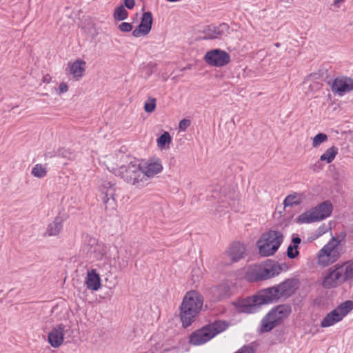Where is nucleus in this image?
I'll use <instances>...</instances> for the list:
<instances>
[{
    "mask_svg": "<svg viewBox=\"0 0 353 353\" xmlns=\"http://www.w3.org/2000/svg\"><path fill=\"white\" fill-rule=\"evenodd\" d=\"M228 324L223 321H216L194 331L189 336V343L192 345H201L210 341L219 333L225 331Z\"/></svg>",
    "mask_w": 353,
    "mask_h": 353,
    "instance_id": "nucleus-1",
    "label": "nucleus"
},
{
    "mask_svg": "<svg viewBox=\"0 0 353 353\" xmlns=\"http://www.w3.org/2000/svg\"><path fill=\"white\" fill-rule=\"evenodd\" d=\"M292 312L290 305L288 304L279 305L272 308L262 319L260 332H269L276 327L281 325Z\"/></svg>",
    "mask_w": 353,
    "mask_h": 353,
    "instance_id": "nucleus-2",
    "label": "nucleus"
},
{
    "mask_svg": "<svg viewBox=\"0 0 353 353\" xmlns=\"http://www.w3.org/2000/svg\"><path fill=\"white\" fill-rule=\"evenodd\" d=\"M114 175L121 177L125 182L137 188L145 185V176L141 165L137 161H130L112 170Z\"/></svg>",
    "mask_w": 353,
    "mask_h": 353,
    "instance_id": "nucleus-3",
    "label": "nucleus"
},
{
    "mask_svg": "<svg viewBox=\"0 0 353 353\" xmlns=\"http://www.w3.org/2000/svg\"><path fill=\"white\" fill-rule=\"evenodd\" d=\"M341 241L338 237L332 236L319 251L317 263L320 266L327 267L340 259L342 254V249L340 247Z\"/></svg>",
    "mask_w": 353,
    "mask_h": 353,
    "instance_id": "nucleus-4",
    "label": "nucleus"
},
{
    "mask_svg": "<svg viewBox=\"0 0 353 353\" xmlns=\"http://www.w3.org/2000/svg\"><path fill=\"white\" fill-rule=\"evenodd\" d=\"M283 234L279 231L270 230L263 234L256 242L259 252L262 256L273 255L283 241Z\"/></svg>",
    "mask_w": 353,
    "mask_h": 353,
    "instance_id": "nucleus-5",
    "label": "nucleus"
},
{
    "mask_svg": "<svg viewBox=\"0 0 353 353\" xmlns=\"http://www.w3.org/2000/svg\"><path fill=\"white\" fill-rule=\"evenodd\" d=\"M333 210L332 204L329 201H325L305 212L299 216L301 223H313L323 220L328 217Z\"/></svg>",
    "mask_w": 353,
    "mask_h": 353,
    "instance_id": "nucleus-6",
    "label": "nucleus"
},
{
    "mask_svg": "<svg viewBox=\"0 0 353 353\" xmlns=\"http://www.w3.org/2000/svg\"><path fill=\"white\" fill-rule=\"evenodd\" d=\"M83 250L86 256L96 261L106 260L107 247L102 242L90 235L84 237Z\"/></svg>",
    "mask_w": 353,
    "mask_h": 353,
    "instance_id": "nucleus-7",
    "label": "nucleus"
},
{
    "mask_svg": "<svg viewBox=\"0 0 353 353\" xmlns=\"http://www.w3.org/2000/svg\"><path fill=\"white\" fill-rule=\"evenodd\" d=\"M353 310V301H346L334 310L327 313L321 322V327H328L340 322L343 319Z\"/></svg>",
    "mask_w": 353,
    "mask_h": 353,
    "instance_id": "nucleus-8",
    "label": "nucleus"
},
{
    "mask_svg": "<svg viewBox=\"0 0 353 353\" xmlns=\"http://www.w3.org/2000/svg\"><path fill=\"white\" fill-rule=\"evenodd\" d=\"M72 334L73 330L70 326L59 323L48 333V341L52 347L57 348L62 345L65 339L70 341Z\"/></svg>",
    "mask_w": 353,
    "mask_h": 353,
    "instance_id": "nucleus-9",
    "label": "nucleus"
},
{
    "mask_svg": "<svg viewBox=\"0 0 353 353\" xmlns=\"http://www.w3.org/2000/svg\"><path fill=\"white\" fill-rule=\"evenodd\" d=\"M204 60L209 65L223 67L230 63V56L223 50L213 49L206 52Z\"/></svg>",
    "mask_w": 353,
    "mask_h": 353,
    "instance_id": "nucleus-10",
    "label": "nucleus"
},
{
    "mask_svg": "<svg viewBox=\"0 0 353 353\" xmlns=\"http://www.w3.org/2000/svg\"><path fill=\"white\" fill-rule=\"evenodd\" d=\"M345 283L342 276V272L340 271V266L336 264L330 268L325 272L322 285L326 289L336 288Z\"/></svg>",
    "mask_w": 353,
    "mask_h": 353,
    "instance_id": "nucleus-11",
    "label": "nucleus"
},
{
    "mask_svg": "<svg viewBox=\"0 0 353 353\" xmlns=\"http://www.w3.org/2000/svg\"><path fill=\"white\" fill-rule=\"evenodd\" d=\"M115 185L110 181H103L101 191L103 195L102 200L104 205L105 210L107 212L115 210L116 200L114 199L115 194Z\"/></svg>",
    "mask_w": 353,
    "mask_h": 353,
    "instance_id": "nucleus-12",
    "label": "nucleus"
},
{
    "mask_svg": "<svg viewBox=\"0 0 353 353\" xmlns=\"http://www.w3.org/2000/svg\"><path fill=\"white\" fill-rule=\"evenodd\" d=\"M332 91L339 96L353 90V79L347 77L335 78L332 83L329 82Z\"/></svg>",
    "mask_w": 353,
    "mask_h": 353,
    "instance_id": "nucleus-13",
    "label": "nucleus"
},
{
    "mask_svg": "<svg viewBox=\"0 0 353 353\" xmlns=\"http://www.w3.org/2000/svg\"><path fill=\"white\" fill-rule=\"evenodd\" d=\"M141 167L145 176V185L147 184L149 178L154 176L163 170V165L159 159H150Z\"/></svg>",
    "mask_w": 353,
    "mask_h": 353,
    "instance_id": "nucleus-14",
    "label": "nucleus"
},
{
    "mask_svg": "<svg viewBox=\"0 0 353 353\" xmlns=\"http://www.w3.org/2000/svg\"><path fill=\"white\" fill-rule=\"evenodd\" d=\"M234 305L239 312L243 313H254L260 306L255 295L239 300L234 303Z\"/></svg>",
    "mask_w": 353,
    "mask_h": 353,
    "instance_id": "nucleus-15",
    "label": "nucleus"
},
{
    "mask_svg": "<svg viewBox=\"0 0 353 353\" xmlns=\"http://www.w3.org/2000/svg\"><path fill=\"white\" fill-rule=\"evenodd\" d=\"M187 304V307L201 311L203 304L202 295L196 290L188 292L184 296L181 304Z\"/></svg>",
    "mask_w": 353,
    "mask_h": 353,
    "instance_id": "nucleus-16",
    "label": "nucleus"
},
{
    "mask_svg": "<svg viewBox=\"0 0 353 353\" xmlns=\"http://www.w3.org/2000/svg\"><path fill=\"white\" fill-rule=\"evenodd\" d=\"M153 18L150 12H145L143 14L141 21L139 26L132 31V36L139 37L141 35L148 34L152 25Z\"/></svg>",
    "mask_w": 353,
    "mask_h": 353,
    "instance_id": "nucleus-17",
    "label": "nucleus"
},
{
    "mask_svg": "<svg viewBox=\"0 0 353 353\" xmlns=\"http://www.w3.org/2000/svg\"><path fill=\"white\" fill-rule=\"evenodd\" d=\"M255 296L260 305L271 303L280 299L275 286L260 290Z\"/></svg>",
    "mask_w": 353,
    "mask_h": 353,
    "instance_id": "nucleus-18",
    "label": "nucleus"
},
{
    "mask_svg": "<svg viewBox=\"0 0 353 353\" xmlns=\"http://www.w3.org/2000/svg\"><path fill=\"white\" fill-rule=\"evenodd\" d=\"M229 26L225 23L218 26H208L203 31L204 39H220L228 32Z\"/></svg>",
    "mask_w": 353,
    "mask_h": 353,
    "instance_id": "nucleus-19",
    "label": "nucleus"
},
{
    "mask_svg": "<svg viewBox=\"0 0 353 353\" xmlns=\"http://www.w3.org/2000/svg\"><path fill=\"white\" fill-rule=\"evenodd\" d=\"M201 311L187 307V304H181L180 318L183 327H188L196 320Z\"/></svg>",
    "mask_w": 353,
    "mask_h": 353,
    "instance_id": "nucleus-20",
    "label": "nucleus"
},
{
    "mask_svg": "<svg viewBox=\"0 0 353 353\" xmlns=\"http://www.w3.org/2000/svg\"><path fill=\"white\" fill-rule=\"evenodd\" d=\"M282 271V267L279 263L270 261L263 265V281L279 275Z\"/></svg>",
    "mask_w": 353,
    "mask_h": 353,
    "instance_id": "nucleus-21",
    "label": "nucleus"
},
{
    "mask_svg": "<svg viewBox=\"0 0 353 353\" xmlns=\"http://www.w3.org/2000/svg\"><path fill=\"white\" fill-rule=\"evenodd\" d=\"M85 61L82 59H77L73 63H68L70 74L76 80H79L83 76L85 70Z\"/></svg>",
    "mask_w": 353,
    "mask_h": 353,
    "instance_id": "nucleus-22",
    "label": "nucleus"
},
{
    "mask_svg": "<svg viewBox=\"0 0 353 353\" xmlns=\"http://www.w3.org/2000/svg\"><path fill=\"white\" fill-rule=\"evenodd\" d=\"M245 247L239 242L233 243L228 250V255L232 262H237L243 258Z\"/></svg>",
    "mask_w": 353,
    "mask_h": 353,
    "instance_id": "nucleus-23",
    "label": "nucleus"
},
{
    "mask_svg": "<svg viewBox=\"0 0 353 353\" xmlns=\"http://www.w3.org/2000/svg\"><path fill=\"white\" fill-rule=\"evenodd\" d=\"M278 290L279 298H287L290 296L294 292V281L293 279H287L279 285L275 286Z\"/></svg>",
    "mask_w": 353,
    "mask_h": 353,
    "instance_id": "nucleus-24",
    "label": "nucleus"
},
{
    "mask_svg": "<svg viewBox=\"0 0 353 353\" xmlns=\"http://www.w3.org/2000/svg\"><path fill=\"white\" fill-rule=\"evenodd\" d=\"M263 265H254L249 267L245 277L250 282L263 281Z\"/></svg>",
    "mask_w": 353,
    "mask_h": 353,
    "instance_id": "nucleus-25",
    "label": "nucleus"
},
{
    "mask_svg": "<svg viewBox=\"0 0 353 353\" xmlns=\"http://www.w3.org/2000/svg\"><path fill=\"white\" fill-rule=\"evenodd\" d=\"M85 285L88 289L93 291H97L101 288V279L95 270L92 269L88 272Z\"/></svg>",
    "mask_w": 353,
    "mask_h": 353,
    "instance_id": "nucleus-26",
    "label": "nucleus"
},
{
    "mask_svg": "<svg viewBox=\"0 0 353 353\" xmlns=\"http://www.w3.org/2000/svg\"><path fill=\"white\" fill-rule=\"evenodd\" d=\"M340 266L343 281L347 282L353 279V259L348 260L342 263H337Z\"/></svg>",
    "mask_w": 353,
    "mask_h": 353,
    "instance_id": "nucleus-27",
    "label": "nucleus"
},
{
    "mask_svg": "<svg viewBox=\"0 0 353 353\" xmlns=\"http://www.w3.org/2000/svg\"><path fill=\"white\" fill-rule=\"evenodd\" d=\"M63 228V223L61 217L57 216L47 228L46 234L48 236H57Z\"/></svg>",
    "mask_w": 353,
    "mask_h": 353,
    "instance_id": "nucleus-28",
    "label": "nucleus"
},
{
    "mask_svg": "<svg viewBox=\"0 0 353 353\" xmlns=\"http://www.w3.org/2000/svg\"><path fill=\"white\" fill-rule=\"evenodd\" d=\"M214 299L220 300L227 296L230 292V287L227 284H221L211 288Z\"/></svg>",
    "mask_w": 353,
    "mask_h": 353,
    "instance_id": "nucleus-29",
    "label": "nucleus"
},
{
    "mask_svg": "<svg viewBox=\"0 0 353 353\" xmlns=\"http://www.w3.org/2000/svg\"><path fill=\"white\" fill-rule=\"evenodd\" d=\"M303 193H296L289 194L285 197L283 201L285 207L300 205L305 199Z\"/></svg>",
    "mask_w": 353,
    "mask_h": 353,
    "instance_id": "nucleus-30",
    "label": "nucleus"
},
{
    "mask_svg": "<svg viewBox=\"0 0 353 353\" xmlns=\"http://www.w3.org/2000/svg\"><path fill=\"white\" fill-rule=\"evenodd\" d=\"M337 154L338 148L336 146H332L327 149L320 157V161H326L327 163H330L334 159Z\"/></svg>",
    "mask_w": 353,
    "mask_h": 353,
    "instance_id": "nucleus-31",
    "label": "nucleus"
},
{
    "mask_svg": "<svg viewBox=\"0 0 353 353\" xmlns=\"http://www.w3.org/2000/svg\"><path fill=\"white\" fill-rule=\"evenodd\" d=\"M31 174L37 178H43L47 174V169L42 164H36L32 169Z\"/></svg>",
    "mask_w": 353,
    "mask_h": 353,
    "instance_id": "nucleus-32",
    "label": "nucleus"
},
{
    "mask_svg": "<svg viewBox=\"0 0 353 353\" xmlns=\"http://www.w3.org/2000/svg\"><path fill=\"white\" fill-rule=\"evenodd\" d=\"M113 17L115 21H123L128 18V12L124 6L121 5L115 9Z\"/></svg>",
    "mask_w": 353,
    "mask_h": 353,
    "instance_id": "nucleus-33",
    "label": "nucleus"
},
{
    "mask_svg": "<svg viewBox=\"0 0 353 353\" xmlns=\"http://www.w3.org/2000/svg\"><path fill=\"white\" fill-rule=\"evenodd\" d=\"M171 141L172 137L168 132H164L157 141V145L161 149L164 148L165 145L170 143Z\"/></svg>",
    "mask_w": 353,
    "mask_h": 353,
    "instance_id": "nucleus-34",
    "label": "nucleus"
},
{
    "mask_svg": "<svg viewBox=\"0 0 353 353\" xmlns=\"http://www.w3.org/2000/svg\"><path fill=\"white\" fill-rule=\"evenodd\" d=\"M328 137L324 133H319L312 139V146L314 148L319 147L322 143L327 141Z\"/></svg>",
    "mask_w": 353,
    "mask_h": 353,
    "instance_id": "nucleus-35",
    "label": "nucleus"
},
{
    "mask_svg": "<svg viewBox=\"0 0 353 353\" xmlns=\"http://www.w3.org/2000/svg\"><path fill=\"white\" fill-rule=\"evenodd\" d=\"M156 108V99L150 98V101L145 102L144 104V110L148 113H151Z\"/></svg>",
    "mask_w": 353,
    "mask_h": 353,
    "instance_id": "nucleus-36",
    "label": "nucleus"
},
{
    "mask_svg": "<svg viewBox=\"0 0 353 353\" xmlns=\"http://www.w3.org/2000/svg\"><path fill=\"white\" fill-rule=\"evenodd\" d=\"M299 252L298 251V248H294V245H290L287 250V256L289 259H295Z\"/></svg>",
    "mask_w": 353,
    "mask_h": 353,
    "instance_id": "nucleus-37",
    "label": "nucleus"
},
{
    "mask_svg": "<svg viewBox=\"0 0 353 353\" xmlns=\"http://www.w3.org/2000/svg\"><path fill=\"white\" fill-rule=\"evenodd\" d=\"M119 29L123 32H129L132 30V25L128 22H122L119 24Z\"/></svg>",
    "mask_w": 353,
    "mask_h": 353,
    "instance_id": "nucleus-38",
    "label": "nucleus"
},
{
    "mask_svg": "<svg viewBox=\"0 0 353 353\" xmlns=\"http://www.w3.org/2000/svg\"><path fill=\"white\" fill-rule=\"evenodd\" d=\"M191 125L190 119H183L180 121L179 123V128L181 131H185L186 129Z\"/></svg>",
    "mask_w": 353,
    "mask_h": 353,
    "instance_id": "nucleus-39",
    "label": "nucleus"
},
{
    "mask_svg": "<svg viewBox=\"0 0 353 353\" xmlns=\"http://www.w3.org/2000/svg\"><path fill=\"white\" fill-rule=\"evenodd\" d=\"M322 161H320V159L316 161L314 164H312L310 166V168L314 171V172H319L320 170H321L323 168V165L321 163Z\"/></svg>",
    "mask_w": 353,
    "mask_h": 353,
    "instance_id": "nucleus-40",
    "label": "nucleus"
},
{
    "mask_svg": "<svg viewBox=\"0 0 353 353\" xmlns=\"http://www.w3.org/2000/svg\"><path fill=\"white\" fill-rule=\"evenodd\" d=\"M235 353H253V349L249 345H243Z\"/></svg>",
    "mask_w": 353,
    "mask_h": 353,
    "instance_id": "nucleus-41",
    "label": "nucleus"
},
{
    "mask_svg": "<svg viewBox=\"0 0 353 353\" xmlns=\"http://www.w3.org/2000/svg\"><path fill=\"white\" fill-rule=\"evenodd\" d=\"M124 5L128 9H132L135 6V0H125Z\"/></svg>",
    "mask_w": 353,
    "mask_h": 353,
    "instance_id": "nucleus-42",
    "label": "nucleus"
},
{
    "mask_svg": "<svg viewBox=\"0 0 353 353\" xmlns=\"http://www.w3.org/2000/svg\"><path fill=\"white\" fill-rule=\"evenodd\" d=\"M59 93L66 92L68 90V85L64 82L61 83L59 86Z\"/></svg>",
    "mask_w": 353,
    "mask_h": 353,
    "instance_id": "nucleus-43",
    "label": "nucleus"
},
{
    "mask_svg": "<svg viewBox=\"0 0 353 353\" xmlns=\"http://www.w3.org/2000/svg\"><path fill=\"white\" fill-rule=\"evenodd\" d=\"M292 242L294 245V248H298L299 245L301 242V239L299 236L293 237L292 239Z\"/></svg>",
    "mask_w": 353,
    "mask_h": 353,
    "instance_id": "nucleus-44",
    "label": "nucleus"
},
{
    "mask_svg": "<svg viewBox=\"0 0 353 353\" xmlns=\"http://www.w3.org/2000/svg\"><path fill=\"white\" fill-rule=\"evenodd\" d=\"M344 1L345 0H334L332 6L337 10L341 7V4L344 2Z\"/></svg>",
    "mask_w": 353,
    "mask_h": 353,
    "instance_id": "nucleus-45",
    "label": "nucleus"
}]
</instances>
